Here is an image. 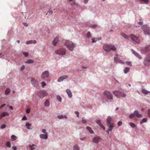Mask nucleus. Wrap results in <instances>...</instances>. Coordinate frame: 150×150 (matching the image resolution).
Segmentation results:
<instances>
[{
  "label": "nucleus",
  "mask_w": 150,
  "mask_h": 150,
  "mask_svg": "<svg viewBox=\"0 0 150 150\" xmlns=\"http://www.w3.org/2000/svg\"><path fill=\"white\" fill-rule=\"evenodd\" d=\"M121 35L122 36L123 38L127 40H129V38H131L132 40L134 41V42H136V43H139L140 42V41L139 39H138V38H137V37L133 34H132L129 35V37L126 35L124 33H121Z\"/></svg>",
  "instance_id": "nucleus-1"
},
{
  "label": "nucleus",
  "mask_w": 150,
  "mask_h": 150,
  "mask_svg": "<svg viewBox=\"0 0 150 150\" xmlns=\"http://www.w3.org/2000/svg\"><path fill=\"white\" fill-rule=\"evenodd\" d=\"M103 48L106 52H109L111 50L115 51L116 50V47L113 45H105L103 47Z\"/></svg>",
  "instance_id": "nucleus-2"
},
{
  "label": "nucleus",
  "mask_w": 150,
  "mask_h": 150,
  "mask_svg": "<svg viewBox=\"0 0 150 150\" xmlns=\"http://www.w3.org/2000/svg\"><path fill=\"white\" fill-rule=\"evenodd\" d=\"M65 45L67 46V47L69 50L72 51L74 48V45L73 43L69 41H67L65 42Z\"/></svg>",
  "instance_id": "nucleus-3"
},
{
  "label": "nucleus",
  "mask_w": 150,
  "mask_h": 150,
  "mask_svg": "<svg viewBox=\"0 0 150 150\" xmlns=\"http://www.w3.org/2000/svg\"><path fill=\"white\" fill-rule=\"evenodd\" d=\"M42 132L44 133V134H41L39 135L40 138L44 139H46L48 138V134L47 132H46V129H43L42 130Z\"/></svg>",
  "instance_id": "nucleus-4"
},
{
  "label": "nucleus",
  "mask_w": 150,
  "mask_h": 150,
  "mask_svg": "<svg viewBox=\"0 0 150 150\" xmlns=\"http://www.w3.org/2000/svg\"><path fill=\"white\" fill-rule=\"evenodd\" d=\"M113 93L117 97L121 96L122 97H125V94L123 93V92L117 91H113Z\"/></svg>",
  "instance_id": "nucleus-5"
},
{
  "label": "nucleus",
  "mask_w": 150,
  "mask_h": 150,
  "mask_svg": "<svg viewBox=\"0 0 150 150\" xmlns=\"http://www.w3.org/2000/svg\"><path fill=\"white\" fill-rule=\"evenodd\" d=\"M142 115L140 114L137 110H135L134 114H131L129 115V117L130 119H132L134 116L137 117H140Z\"/></svg>",
  "instance_id": "nucleus-6"
},
{
  "label": "nucleus",
  "mask_w": 150,
  "mask_h": 150,
  "mask_svg": "<svg viewBox=\"0 0 150 150\" xmlns=\"http://www.w3.org/2000/svg\"><path fill=\"white\" fill-rule=\"evenodd\" d=\"M47 92L45 91H41L38 92V95L39 97L41 98L47 96Z\"/></svg>",
  "instance_id": "nucleus-7"
},
{
  "label": "nucleus",
  "mask_w": 150,
  "mask_h": 150,
  "mask_svg": "<svg viewBox=\"0 0 150 150\" xmlns=\"http://www.w3.org/2000/svg\"><path fill=\"white\" fill-rule=\"evenodd\" d=\"M104 95L107 97V99L108 100H111L112 99V94L110 92L108 91H105L104 92Z\"/></svg>",
  "instance_id": "nucleus-8"
},
{
  "label": "nucleus",
  "mask_w": 150,
  "mask_h": 150,
  "mask_svg": "<svg viewBox=\"0 0 150 150\" xmlns=\"http://www.w3.org/2000/svg\"><path fill=\"white\" fill-rule=\"evenodd\" d=\"M142 29L144 31V33H146L148 35L150 34V28L147 26L146 25H143Z\"/></svg>",
  "instance_id": "nucleus-9"
},
{
  "label": "nucleus",
  "mask_w": 150,
  "mask_h": 150,
  "mask_svg": "<svg viewBox=\"0 0 150 150\" xmlns=\"http://www.w3.org/2000/svg\"><path fill=\"white\" fill-rule=\"evenodd\" d=\"M56 54L60 55H64L65 54V49H60L56 51Z\"/></svg>",
  "instance_id": "nucleus-10"
},
{
  "label": "nucleus",
  "mask_w": 150,
  "mask_h": 150,
  "mask_svg": "<svg viewBox=\"0 0 150 150\" xmlns=\"http://www.w3.org/2000/svg\"><path fill=\"white\" fill-rule=\"evenodd\" d=\"M31 82L32 84L33 85V86L36 87L38 86V81L35 78H32L31 80Z\"/></svg>",
  "instance_id": "nucleus-11"
},
{
  "label": "nucleus",
  "mask_w": 150,
  "mask_h": 150,
  "mask_svg": "<svg viewBox=\"0 0 150 150\" xmlns=\"http://www.w3.org/2000/svg\"><path fill=\"white\" fill-rule=\"evenodd\" d=\"M49 71H45L42 73L41 77L42 79H45L48 77V76H49Z\"/></svg>",
  "instance_id": "nucleus-12"
},
{
  "label": "nucleus",
  "mask_w": 150,
  "mask_h": 150,
  "mask_svg": "<svg viewBox=\"0 0 150 150\" xmlns=\"http://www.w3.org/2000/svg\"><path fill=\"white\" fill-rule=\"evenodd\" d=\"M150 63V54L146 56V58L144 61V64L149 65Z\"/></svg>",
  "instance_id": "nucleus-13"
},
{
  "label": "nucleus",
  "mask_w": 150,
  "mask_h": 150,
  "mask_svg": "<svg viewBox=\"0 0 150 150\" xmlns=\"http://www.w3.org/2000/svg\"><path fill=\"white\" fill-rule=\"evenodd\" d=\"M100 138L99 137H96L93 138V142L95 144H97L98 142L100 140Z\"/></svg>",
  "instance_id": "nucleus-14"
},
{
  "label": "nucleus",
  "mask_w": 150,
  "mask_h": 150,
  "mask_svg": "<svg viewBox=\"0 0 150 150\" xmlns=\"http://www.w3.org/2000/svg\"><path fill=\"white\" fill-rule=\"evenodd\" d=\"M59 40V38L57 36L54 39V40L53 41V45L55 46L56 45V44L57 43V42Z\"/></svg>",
  "instance_id": "nucleus-15"
},
{
  "label": "nucleus",
  "mask_w": 150,
  "mask_h": 150,
  "mask_svg": "<svg viewBox=\"0 0 150 150\" xmlns=\"http://www.w3.org/2000/svg\"><path fill=\"white\" fill-rule=\"evenodd\" d=\"M68 78V76L66 75H64L63 76H62L60 77L58 80H57V81L58 82H60L62 81L64 79H67Z\"/></svg>",
  "instance_id": "nucleus-16"
},
{
  "label": "nucleus",
  "mask_w": 150,
  "mask_h": 150,
  "mask_svg": "<svg viewBox=\"0 0 150 150\" xmlns=\"http://www.w3.org/2000/svg\"><path fill=\"white\" fill-rule=\"evenodd\" d=\"M114 61H115V62H116L121 64H123V62H122V60H120L119 59H117L116 57H114Z\"/></svg>",
  "instance_id": "nucleus-17"
},
{
  "label": "nucleus",
  "mask_w": 150,
  "mask_h": 150,
  "mask_svg": "<svg viewBox=\"0 0 150 150\" xmlns=\"http://www.w3.org/2000/svg\"><path fill=\"white\" fill-rule=\"evenodd\" d=\"M111 121V118L110 117H108L107 119V126H108L109 125L111 124L110 122Z\"/></svg>",
  "instance_id": "nucleus-18"
},
{
  "label": "nucleus",
  "mask_w": 150,
  "mask_h": 150,
  "mask_svg": "<svg viewBox=\"0 0 150 150\" xmlns=\"http://www.w3.org/2000/svg\"><path fill=\"white\" fill-rule=\"evenodd\" d=\"M97 123L99 125H100V127H101L102 128H103V130H105V127L103 126V125L100 122V120H97Z\"/></svg>",
  "instance_id": "nucleus-19"
},
{
  "label": "nucleus",
  "mask_w": 150,
  "mask_h": 150,
  "mask_svg": "<svg viewBox=\"0 0 150 150\" xmlns=\"http://www.w3.org/2000/svg\"><path fill=\"white\" fill-rule=\"evenodd\" d=\"M66 92H67V93L69 97L70 98H71L72 96V93L71 92L70 90L69 89H67L66 90Z\"/></svg>",
  "instance_id": "nucleus-20"
},
{
  "label": "nucleus",
  "mask_w": 150,
  "mask_h": 150,
  "mask_svg": "<svg viewBox=\"0 0 150 150\" xmlns=\"http://www.w3.org/2000/svg\"><path fill=\"white\" fill-rule=\"evenodd\" d=\"M107 126L109 127L108 129V131H111L113 127L114 126V125H113V123H111V124L109 125L108 126Z\"/></svg>",
  "instance_id": "nucleus-21"
},
{
  "label": "nucleus",
  "mask_w": 150,
  "mask_h": 150,
  "mask_svg": "<svg viewBox=\"0 0 150 150\" xmlns=\"http://www.w3.org/2000/svg\"><path fill=\"white\" fill-rule=\"evenodd\" d=\"M36 43V41L35 40H30L28 41H26V44L27 45L31 44L32 43L35 44Z\"/></svg>",
  "instance_id": "nucleus-22"
},
{
  "label": "nucleus",
  "mask_w": 150,
  "mask_h": 150,
  "mask_svg": "<svg viewBox=\"0 0 150 150\" xmlns=\"http://www.w3.org/2000/svg\"><path fill=\"white\" fill-rule=\"evenodd\" d=\"M101 40V38H93L92 39V42L93 43H94V42H96L98 40Z\"/></svg>",
  "instance_id": "nucleus-23"
},
{
  "label": "nucleus",
  "mask_w": 150,
  "mask_h": 150,
  "mask_svg": "<svg viewBox=\"0 0 150 150\" xmlns=\"http://www.w3.org/2000/svg\"><path fill=\"white\" fill-rule=\"evenodd\" d=\"M57 118L60 119H67V117L66 115H60L57 116Z\"/></svg>",
  "instance_id": "nucleus-24"
},
{
  "label": "nucleus",
  "mask_w": 150,
  "mask_h": 150,
  "mask_svg": "<svg viewBox=\"0 0 150 150\" xmlns=\"http://www.w3.org/2000/svg\"><path fill=\"white\" fill-rule=\"evenodd\" d=\"M50 105V102L48 100H47L44 103V105L45 106L48 107Z\"/></svg>",
  "instance_id": "nucleus-25"
},
{
  "label": "nucleus",
  "mask_w": 150,
  "mask_h": 150,
  "mask_svg": "<svg viewBox=\"0 0 150 150\" xmlns=\"http://www.w3.org/2000/svg\"><path fill=\"white\" fill-rule=\"evenodd\" d=\"M129 71V68L128 67H126L124 69V73H127Z\"/></svg>",
  "instance_id": "nucleus-26"
},
{
  "label": "nucleus",
  "mask_w": 150,
  "mask_h": 150,
  "mask_svg": "<svg viewBox=\"0 0 150 150\" xmlns=\"http://www.w3.org/2000/svg\"><path fill=\"white\" fill-rule=\"evenodd\" d=\"M33 62V60L31 59H28L25 62V63L27 64H31Z\"/></svg>",
  "instance_id": "nucleus-27"
},
{
  "label": "nucleus",
  "mask_w": 150,
  "mask_h": 150,
  "mask_svg": "<svg viewBox=\"0 0 150 150\" xmlns=\"http://www.w3.org/2000/svg\"><path fill=\"white\" fill-rule=\"evenodd\" d=\"M86 129L88 130L89 132L91 133H93V132L91 128L89 127H86Z\"/></svg>",
  "instance_id": "nucleus-28"
},
{
  "label": "nucleus",
  "mask_w": 150,
  "mask_h": 150,
  "mask_svg": "<svg viewBox=\"0 0 150 150\" xmlns=\"http://www.w3.org/2000/svg\"><path fill=\"white\" fill-rule=\"evenodd\" d=\"M10 92V90L9 88H7L6 89V91H5V94H8Z\"/></svg>",
  "instance_id": "nucleus-29"
},
{
  "label": "nucleus",
  "mask_w": 150,
  "mask_h": 150,
  "mask_svg": "<svg viewBox=\"0 0 150 150\" xmlns=\"http://www.w3.org/2000/svg\"><path fill=\"white\" fill-rule=\"evenodd\" d=\"M142 93L145 94H147L148 93H149V92L148 91L144 89H142Z\"/></svg>",
  "instance_id": "nucleus-30"
},
{
  "label": "nucleus",
  "mask_w": 150,
  "mask_h": 150,
  "mask_svg": "<svg viewBox=\"0 0 150 150\" xmlns=\"http://www.w3.org/2000/svg\"><path fill=\"white\" fill-rule=\"evenodd\" d=\"M133 53L134 54L136 57L139 58V59L141 58V57L137 53L134 51H133Z\"/></svg>",
  "instance_id": "nucleus-31"
},
{
  "label": "nucleus",
  "mask_w": 150,
  "mask_h": 150,
  "mask_svg": "<svg viewBox=\"0 0 150 150\" xmlns=\"http://www.w3.org/2000/svg\"><path fill=\"white\" fill-rule=\"evenodd\" d=\"M9 115V114L8 112H4V113H2V115H1L2 116H3L4 117H5L6 116L8 115Z\"/></svg>",
  "instance_id": "nucleus-32"
},
{
  "label": "nucleus",
  "mask_w": 150,
  "mask_h": 150,
  "mask_svg": "<svg viewBox=\"0 0 150 150\" xmlns=\"http://www.w3.org/2000/svg\"><path fill=\"white\" fill-rule=\"evenodd\" d=\"M73 150H79V147L77 145H75L74 146Z\"/></svg>",
  "instance_id": "nucleus-33"
},
{
  "label": "nucleus",
  "mask_w": 150,
  "mask_h": 150,
  "mask_svg": "<svg viewBox=\"0 0 150 150\" xmlns=\"http://www.w3.org/2000/svg\"><path fill=\"white\" fill-rule=\"evenodd\" d=\"M141 2L143 1L144 2V4H147L148 3L149 0H140Z\"/></svg>",
  "instance_id": "nucleus-34"
},
{
  "label": "nucleus",
  "mask_w": 150,
  "mask_h": 150,
  "mask_svg": "<svg viewBox=\"0 0 150 150\" xmlns=\"http://www.w3.org/2000/svg\"><path fill=\"white\" fill-rule=\"evenodd\" d=\"M147 119L146 118H144L140 122V124H142L143 122H146Z\"/></svg>",
  "instance_id": "nucleus-35"
},
{
  "label": "nucleus",
  "mask_w": 150,
  "mask_h": 150,
  "mask_svg": "<svg viewBox=\"0 0 150 150\" xmlns=\"http://www.w3.org/2000/svg\"><path fill=\"white\" fill-rule=\"evenodd\" d=\"M30 126H31V124H30L28 123H26V128H27V129H30V128L29 127Z\"/></svg>",
  "instance_id": "nucleus-36"
},
{
  "label": "nucleus",
  "mask_w": 150,
  "mask_h": 150,
  "mask_svg": "<svg viewBox=\"0 0 150 150\" xmlns=\"http://www.w3.org/2000/svg\"><path fill=\"white\" fill-rule=\"evenodd\" d=\"M129 125L132 127H135V125L133 123L130 122L129 123Z\"/></svg>",
  "instance_id": "nucleus-37"
},
{
  "label": "nucleus",
  "mask_w": 150,
  "mask_h": 150,
  "mask_svg": "<svg viewBox=\"0 0 150 150\" xmlns=\"http://www.w3.org/2000/svg\"><path fill=\"white\" fill-rule=\"evenodd\" d=\"M6 145L7 146V147H11V144H10V142H8L6 144Z\"/></svg>",
  "instance_id": "nucleus-38"
},
{
  "label": "nucleus",
  "mask_w": 150,
  "mask_h": 150,
  "mask_svg": "<svg viewBox=\"0 0 150 150\" xmlns=\"http://www.w3.org/2000/svg\"><path fill=\"white\" fill-rule=\"evenodd\" d=\"M41 84H42V88H44L45 86H46V83L43 81L41 83Z\"/></svg>",
  "instance_id": "nucleus-39"
},
{
  "label": "nucleus",
  "mask_w": 150,
  "mask_h": 150,
  "mask_svg": "<svg viewBox=\"0 0 150 150\" xmlns=\"http://www.w3.org/2000/svg\"><path fill=\"white\" fill-rule=\"evenodd\" d=\"M86 37L88 38H90L91 37V35H90V32H88L86 35Z\"/></svg>",
  "instance_id": "nucleus-40"
},
{
  "label": "nucleus",
  "mask_w": 150,
  "mask_h": 150,
  "mask_svg": "<svg viewBox=\"0 0 150 150\" xmlns=\"http://www.w3.org/2000/svg\"><path fill=\"white\" fill-rule=\"evenodd\" d=\"M57 99L60 102H61V100H62V98H61V97L59 96H57Z\"/></svg>",
  "instance_id": "nucleus-41"
},
{
  "label": "nucleus",
  "mask_w": 150,
  "mask_h": 150,
  "mask_svg": "<svg viewBox=\"0 0 150 150\" xmlns=\"http://www.w3.org/2000/svg\"><path fill=\"white\" fill-rule=\"evenodd\" d=\"M23 54L25 57H27L28 55V52H23Z\"/></svg>",
  "instance_id": "nucleus-42"
},
{
  "label": "nucleus",
  "mask_w": 150,
  "mask_h": 150,
  "mask_svg": "<svg viewBox=\"0 0 150 150\" xmlns=\"http://www.w3.org/2000/svg\"><path fill=\"white\" fill-rule=\"evenodd\" d=\"M11 138L12 139L13 141L16 140V137L14 135H12L11 136Z\"/></svg>",
  "instance_id": "nucleus-43"
},
{
  "label": "nucleus",
  "mask_w": 150,
  "mask_h": 150,
  "mask_svg": "<svg viewBox=\"0 0 150 150\" xmlns=\"http://www.w3.org/2000/svg\"><path fill=\"white\" fill-rule=\"evenodd\" d=\"M36 146V145L34 144H33L32 145V146L30 145V147L31 150H33L34 149V148L33 147V146Z\"/></svg>",
  "instance_id": "nucleus-44"
},
{
  "label": "nucleus",
  "mask_w": 150,
  "mask_h": 150,
  "mask_svg": "<svg viewBox=\"0 0 150 150\" xmlns=\"http://www.w3.org/2000/svg\"><path fill=\"white\" fill-rule=\"evenodd\" d=\"M5 127H6V125L5 124L1 125V129H4L5 128Z\"/></svg>",
  "instance_id": "nucleus-45"
},
{
  "label": "nucleus",
  "mask_w": 150,
  "mask_h": 150,
  "mask_svg": "<svg viewBox=\"0 0 150 150\" xmlns=\"http://www.w3.org/2000/svg\"><path fill=\"white\" fill-rule=\"evenodd\" d=\"M126 64H127L129 65L130 66H131L132 65L131 62H126Z\"/></svg>",
  "instance_id": "nucleus-46"
},
{
  "label": "nucleus",
  "mask_w": 150,
  "mask_h": 150,
  "mask_svg": "<svg viewBox=\"0 0 150 150\" xmlns=\"http://www.w3.org/2000/svg\"><path fill=\"white\" fill-rule=\"evenodd\" d=\"M25 69V66H23L21 67V71H23L24 69Z\"/></svg>",
  "instance_id": "nucleus-47"
},
{
  "label": "nucleus",
  "mask_w": 150,
  "mask_h": 150,
  "mask_svg": "<svg viewBox=\"0 0 150 150\" xmlns=\"http://www.w3.org/2000/svg\"><path fill=\"white\" fill-rule=\"evenodd\" d=\"M27 120L26 117L25 116L23 117V118H22V120Z\"/></svg>",
  "instance_id": "nucleus-48"
},
{
  "label": "nucleus",
  "mask_w": 150,
  "mask_h": 150,
  "mask_svg": "<svg viewBox=\"0 0 150 150\" xmlns=\"http://www.w3.org/2000/svg\"><path fill=\"white\" fill-rule=\"evenodd\" d=\"M122 122L121 121H119L118 123V125L119 126H120L122 125Z\"/></svg>",
  "instance_id": "nucleus-49"
},
{
  "label": "nucleus",
  "mask_w": 150,
  "mask_h": 150,
  "mask_svg": "<svg viewBox=\"0 0 150 150\" xmlns=\"http://www.w3.org/2000/svg\"><path fill=\"white\" fill-rule=\"evenodd\" d=\"M82 122L84 124H86V121L85 120L83 119H82Z\"/></svg>",
  "instance_id": "nucleus-50"
},
{
  "label": "nucleus",
  "mask_w": 150,
  "mask_h": 150,
  "mask_svg": "<svg viewBox=\"0 0 150 150\" xmlns=\"http://www.w3.org/2000/svg\"><path fill=\"white\" fill-rule=\"evenodd\" d=\"M148 116L150 118V109L148 110Z\"/></svg>",
  "instance_id": "nucleus-51"
},
{
  "label": "nucleus",
  "mask_w": 150,
  "mask_h": 150,
  "mask_svg": "<svg viewBox=\"0 0 150 150\" xmlns=\"http://www.w3.org/2000/svg\"><path fill=\"white\" fill-rule=\"evenodd\" d=\"M30 112V110L29 109H27L26 110V112L27 113H29Z\"/></svg>",
  "instance_id": "nucleus-52"
},
{
  "label": "nucleus",
  "mask_w": 150,
  "mask_h": 150,
  "mask_svg": "<svg viewBox=\"0 0 150 150\" xmlns=\"http://www.w3.org/2000/svg\"><path fill=\"white\" fill-rule=\"evenodd\" d=\"M48 13L51 14L52 13V11L50 10L48 11Z\"/></svg>",
  "instance_id": "nucleus-53"
},
{
  "label": "nucleus",
  "mask_w": 150,
  "mask_h": 150,
  "mask_svg": "<svg viewBox=\"0 0 150 150\" xmlns=\"http://www.w3.org/2000/svg\"><path fill=\"white\" fill-rule=\"evenodd\" d=\"M75 113L76 115H77V117H78L79 115V112L77 111H76L75 112Z\"/></svg>",
  "instance_id": "nucleus-54"
},
{
  "label": "nucleus",
  "mask_w": 150,
  "mask_h": 150,
  "mask_svg": "<svg viewBox=\"0 0 150 150\" xmlns=\"http://www.w3.org/2000/svg\"><path fill=\"white\" fill-rule=\"evenodd\" d=\"M138 24L140 25H142V22L140 21L139 22H138Z\"/></svg>",
  "instance_id": "nucleus-55"
},
{
  "label": "nucleus",
  "mask_w": 150,
  "mask_h": 150,
  "mask_svg": "<svg viewBox=\"0 0 150 150\" xmlns=\"http://www.w3.org/2000/svg\"><path fill=\"white\" fill-rule=\"evenodd\" d=\"M97 26V25H91L92 28H96Z\"/></svg>",
  "instance_id": "nucleus-56"
},
{
  "label": "nucleus",
  "mask_w": 150,
  "mask_h": 150,
  "mask_svg": "<svg viewBox=\"0 0 150 150\" xmlns=\"http://www.w3.org/2000/svg\"><path fill=\"white\" fill-rule=\"evenodd\" d=\"M88 2V0H84V3L85 4L87 3Z\"/></svg>",
  "instance_id": "nucleus-57"
},
{
  "label": "nucleus",
  "mask_w": 150,
  "mask_h": 150,
  "mask_svg": "<svg viewBox=\"0 0 150 150\" xmlns=\"http://www.w3.org/2000/svg\"><path fill=\"white\" fill-rule=\"evenodd\" d=\"M5 105V104H3L1 105V106H0V108L3 107Z\"/></svg>",
  "instance_id": "nucleus-58"
},
{
  "label": "nucleus",
  "mask_w": 150,
  "mask_h": 150,
  "mask_svg": "<svg viewBox=\"0 0 150 150\" xmlns=\"http://www.w3.org/2000/svg\"><path fill=\"white\" fill-rule=\"evenodd\" d=\"M23 25H24V26H28L27 24H26V23H24Z\"/></svg>",
  "instance_id": "nucleus-59"
},
{
  "label": "nucleus",
  "mask_w": 150,
  "mask_h": 150,
  "mask_svg": "<svg viewBox=\"0 0 150 150\" xmlns=\"http://www.w3.org/2000/svg\"><path fill=\"white\" fill-rule=\"evenodd\" d=\"M13 150H16V148L15 146H14L13 147Z\"/></svg>",
  "instance_id": "nucleus-60"
},
{
  "label": "nucleus",
  "mask_w": 150,
  "mask_h": 150,
  "mask_svg": "<svg viewBox=\"0 0 150 150\" xmlns=\"http://www.w3.org/2000/svg\"><path fill=\"white\" fill-rule=\"evenodd\" d=\"M10 109H11V110H13V107L12 106H10Z\"/></svg>",
  "instance_id": "nucleus-61"
},
{
  "label": "nucleus",
  "mask_w": 150,
  "mask_h": 150,
  "mask_svg": "<svg viewBox=\"0 0 150 150\" xmlns=\"http://www.w3.org/2000/svg\"><path fill=\"white\" fill-rule=\"evenodd\" d=\"M2 117H4L2 116L1 115H0V119H1Z\"/></svg>",
  "instance_id": "nucleus-62"
},
{
  "label": "nucleus",
  "mask_w": 150,
  "mask_h": 150,
  "mask_svg": "<svg viewBox=\"0 0 150 150\" xmlns=\"http://www.w3.org/2000/svg\"><path fill=\"white\" fill-rule=\"evenodd\" d=\"M17 42H18V43H20V41L19 40H17Z\"/></svg>",
  "instance_id": "nucleus-63"
},
{
  "label": "nucleus",
  "mask_w": 150,
  "mask_h": 150,
  "mask_svg": "<svg viewBox=\"0 0 150 150\" xmlns=\"http://www.w3.org/2000/svg\"><path fill=\"white\" fill-rule=\"evenodd\" d=\"M110 131H108V130H107V134H109V132Z\"/></svg>",
  "instance_id": "nucleus-64"
}]
</instances>
